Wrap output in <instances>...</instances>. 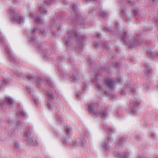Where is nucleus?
<instances>
[{
	"label": "nucleus",
	"mask_w": 158,
	"mask_h": 158,
	"mask_svg": "<svg viewBox=\"0 0 158 158\" xmlns=\"http://www.w3.org/2000/svg\"><path fill=\"white\" fill-rule=\"evenodd\" d=\"M67 33L69 37L66 36L63 38V41L65 46L67 47H69L71 46L72 44L71 39L73 36L75 37L78 38L77 41V48L79 52H81L84 49L85 46L83 42L88 40V37L85 35H82L80 36V33L75 29L69 30Z\"/></svg>",
	"instance_id": "1"
},
{
	"label": "nucleus",
	"mask_w": 158,
	"mask_h": 158,
	"mask_svg": "<svg viewBox=\"0 0 158 158\" xmlns=\"http://www.w3.org/2000/svg\"><path fill=\"white\" fill-rule=\"evenodd\" d=\"M98 103L90 104L88 106L89 112L93 114L95 116L100 117L102 118L106 117L107 115V110L103 109L98 110Z\"/></svg>",
	"instance_id": "2"
},
{
	"label": "nucleus",
	"mask_w": 158,
	"mask_h": 158,
	"mask_svg": "<svg viewBox=\"0 0 158 158\" xmlns=\"http://www.w3.org/2000/svg\"><path fill=\"white\" fill-rule=\"evenodd\" d=\"M129 36L127 32L125 31L122 35V39L126 44L129 45L130 48H133L140 46L141 44L140 36L137 35L135 37L133 41H129Z\"/></svg>",
	"instance_id": "3"
},
{
	"label": "nucleus",
	"mask_w": 158,
	"mask_h": 158,
	"mask_svg": "<svg viewBox=\"0 0 158 158\" xmlns=\"http://www.w3.org/2000/svg\"><path fill=\"white\" fill-rule=\"evenodd\" d=\"M37 31V28H34L32 32L31 33V38L30 41L33 43V45L40 52H42L44 55L45 57L47 56L48 51L47 49H43V47L41 44L38 42L35 37H34L35 34Z\"/></svg>",
	"instance_id": "4"
},
{
	"label": "nucleus",
	"mask_w": 158,
	"mask_h": 158,
	"mask_svg": "<svg viewBox=\"0 0 158 158\" xmlns=\"http://www.w3.org/2000/svg\"><path fill=\"white\" fill-rule=\"evenodd\" d=\"M10 16L12 22H18L19 23H22L24 22V19L23 17L20 15L15 13V9L14 8H11L10 9Z\"/></svg>",
	"instance_id": "5"
},
{
	"label": "nucleus",
	"mask_w": 158,
	"mask_h": 158,
	"mask_svg": "<svg viewBox=\"0 0 158 158\" xmlns=\"http://www.w3.org/2000/svg\"><path fill=\"white\" fill-rule=\"evenodd\" d=\"M70 21L73 23L74 22L77 21V23L81 25L87 24L91 27V24L89 23L85 22V19L84 18V16L81 14L78 13L77 14L76 18L74 20L70 19Z\"/></svg>",
	"instance_id": "6"
},
{
	"label": "nucleus",
	"mask_w": 158,
	"mask_h": 158,
	"mask_svg": "<svg viewBox=\"0 0 158 158\" xmlns=\"http://www.w3.org/2000/svg\"><path fill=\"white\" fill-rule=\"evenodd\" d=\"M27 77L28 80L35 83L36 87H40L41 86L42 82L40 78H38L31 74H27Z\"/></svg>",
	"instance_id": "7"
},
{
	"label": "nucleus",
	"mask_w": 158,
	"mask_h": 158,
	"mask_svg": "<svg viewBox=\"0 0 158 158\" xmlns=\"http://www.w3.org/2000/svg\"><path fill=\"white\" fill-rule=\"evenodd\" d=\"M138 106V104L136 100L131 102L130 105V112L133 115L137 114Z\"/></svg>",
	"instance_id": "8"
},
{
	"label": "nucleus",
	"mask_w": 158,
	"mask_h": 158,
	"mask_svg": "<svg viewBox=\"0 0 158 158\" xmlns=\"http://www.w3.org/2000/svg\"><path fill=\"white\" fill-rule=\"evenodd\" d=\"M69 76L72 82H75L79 79L78 71L76 68L74 67L72 69Z\"/></svg>",
	"instance_id": "9"
},
{
	"label": "nucleus",
	"mask_w": 158,
	"mask_h": 158,
	"mask_svg": "<svg viewBox=\"0 0 158 158\" xmlns=\"http://www.w3.org/2000/svg\"><path fill=\"white\" fill-rule=\"evenodd\" d=\"M47 98L48 99V103L47 105V106L49 110H51L52 106H51L50 102L52 100H53L55 96L53 93L51 91H48L47 94Z\"/></svg>",
	"instance_id": "10"
},
{
	"label": "nucleus",
	"mask_w": 158,
	"mask_h": 158,
	"mask_svg": "<svg viewBox=\"0 0 158 158\" xmlns=\"http://www.w3.org/2000/svg\"><path fill=\"white\" fill-rule=\"evenodd\" d=\"M73 143L74 146L81 145L83 146H85L86 144V139L83 137L74 140L73 141Z\"/></svg>",
	"instance_id": "11"
},
{
	"label": "nucleus",
	"mask_w": 158,
	"mask_h": 158,
	"mask_svg": "<svg viewBox=\"0 0 158 158\" xmlns=\"http://www.w3.org/2000/svg\"><path fill=\"white\" fill-rule=\"evenodd\" d=\"M5 48L6 52L9 56L10 60L14 64H15L17 63V62L14 56L11 52L9 47L6 46H5Z\"/></svg>",
	"instance_id": "12"
},
{
	"label": "nucleus",
	"mask_w": 158,
	"mask_h": 158,
	"mask_svg": "<svg viewBox=\"0 0 158 158\" xmlns=\"http://www.w3.org/2000/svg\"><path fill=\"white\" fill-rule=\"evenodd\" d=\"M144 66L145 69H144V71L145 76L147 77L150 76L152 73V69L150 67V66L148 64H145L144 65Z\"/></svg>",
	"instance_id": "13"
},
{
	"label": "nucleus",
	"mask_w": 158,
	"mask_h": 158,
	"mask_svg": "<svg viewBox=\"0 0 158 158\" xmlns=\"http://www.w3.org/2000/svg\"><path fill=\"white\" fill-rule=\"evenodd\" d=\"M14 103L13 101L11 98H6L5 100L3 101V102L0 105V106L2 107L5 106H6L7 104L12 105Z\"/></svg>",
	"instance_id": "14"
},
{
	"label": "nucleus",
	"mask_w": 158,
	"mask_h": 158,
	"mask_svg": "<svg viewBox=\"0 0 158 158\" xmlns=\"http://www.w3.org/2000/svg\"><path fill=\"white\" fill-rule=\"evenodd\" d=\"M103 129L106 131V132L110 134H112L114 131V130L112 128L108 127L106 123H103Z\"/></svg>",
	"instance_id": "15"
},
{
	"label": "nucleus",
	"mask_w": 158,
	"mask_h": 158,
	"mask_svg": "<svg viewBox=\"0 0 158 158\" xmlns=\"http://www.w3.org/2000/svg\"><path fill=\"white\" fill-rule=\"evenodd\" d=\"M103 84L106 85L108 87L110 88H112L113 87V82L110 79H105Z\"/></svg>",
	"instance_id": "16"
},
{
	"label": "nucleus",
	"mask_w": 158,
	"mask_h": 158,
	"mask_svg": "<svg viewBox=\"0 0 158 158\" xmlns=\"http://www.w3.org/2000/svg\"><path fill=\"white\" fill-rule=\"evenodd\" d=\"M101 147L105 151H107L110 148V146L107 142L104 141L101 144Z\"/></svg>",
	"instance_id": "17"
},
{
	"label": "nucleus",
	"mask_w": 158,
	"mask_h": 158,
	"mask_svg": "<svg viewBox=\"0 0 158 158\" xmlns=\"http://www.w3.org/2000/svg\"><path fill=\"white\" fill-rule=\"evenodd\" d=\"M129 155V153L127 152L119 153L117 155V158H128Z\"/></svg>",
	"instance_id": "18"
},
{
	"label": "nucleus",
	"mask_w": 158,
	"mask_h": 158,
	"mask_svg": "<svg viewBox=\"0 0 158 158\" xmlns=\"http://www.w3.org/2000/svg\"><path fill=\"white\" fill-rule=\"evenodd\" d=\"M30 17L31 18L34 17L35 19V22L37 23H43L42 19L40 18V17L38 16L37 15H33L31 14Z\"/></svg>",
	"instance_id": "19"
},
{
	"label": "nucleus",
	"mask_w": 158,
	"mask_h": 158,
	"mask_svg": "<svg viewBox=\"0 0 158 158\" xmlns=\"http://www.w3.org/2000/svg\"><path fill=\"white\" fill-rule=\"evenodd\" d=\"M25 141L31 145L36 146L38 144L36 141L35 140V142H34L32 138L27 139L25 140Z\"/></svg>",
	"instance_id": "20"
},
{
	"label": "nucleus",
	"mask_w": 158,
	"mask_h": 158,
	"mask_svg": "<svg viewBox=\"0 0 158 158\" xmlns=\"http://www.w3.org/2000/svg\"><path fill=\"white\" fill-rule=\"evenodd\" d=\"M58 70L60 76L63 78H64L66 74L65 73L64 71L62 68L58 66Z\"/></svg>",
	"instance_id": "21"
},
{
	"label": "nucleus",
	"mask_w": 158,
	"mask_h": 158,
	"mask_svg": "<svg viewBox=\"0 0 158 158\" xmlns=\"http://www.w3.org/2000/svg\"><path fill=\"white\" fill-rule=\"evenodd\" d=\"M148 55L151 57L156 56L158 57V52L154 53L150 49H148L147 51Z\"/></svg>",
	"instance_id": "22"
},
{
	"label": "nucleus",
	"mask_w": 158,
	"mask_h": 158,
	"mask_svg": "<svg viewBox=\"0 0 158 158\" xmlns=\"http://www.w3.org/2000/svg\"><path fill=\"white\" fill-rule=\"evenodd\" d=\"M39 12L41 14L44 15H47L48 13L47 10L43 6H41L39 8Z\"/></svg>",
	"instance_id": "23"
},
{
	"label": "nucleus",
	"mask_w": 158,
	"mask_h": 158,
	"mask_svg": "<svg viewBox=\"0 0 158 158\" xmlns=\"http://www.w3.org/2000/svg\"><path fill=\"white\" fill-rule=\"evenodd\" d=\"M98 12L99 13L100 16L102 17H105L107 15V12L103 10L102 9L98 11Z\"/></svg>",
	"instance_id": "24"
},
{
	"label": "nucleus",
	"mask_w": 158,
	"mask_h": 158,
	"mask_svg": "<svg viewBox=\"0 0 158 158\" xmlns=\"http://www.w3.org/2000/svg\"><path fill=\"white\" fill-rule=\"evenodd\" d=\"M64 129L66 130V133L68 134H70L72 131V128L69 126H66L65 127H64Z\"/></svg>",
	"instance_id": "25"
},
{
	"label": "nucleus",
	"mask_w": 158,
	"mask_h": 158,
	"mask_svg": "<svg viewBox=\"0 0 158 158\" xmlns=\"http://www.w3.org/2000/svg\"><path fill=\"white\" fill-rule=\"evenodd\" d=\"M100 80L97 81L96 84V87L98 89L100 90H101L103 88L102 86L100 83Z\"/></svg>",
	"instance_id": "26"
},
{
	"label": "nucleus",
	"mask_w": 158,
	"mask_h": 158,
	"mask_svg": "<svg viewBox=\"0 0 158 158\" xmlns=\"http://www.w3.org/2000/svg\"><path fill=\"white\" fill-rule=\"evenodd\" d=\"M26 114L25 113V112L23 111H22L21 112H17L16 114V116L17 118H18L20 116H25Z\"/></svg>",
	"instance_id": "27"
},
{
	"label": "nucleus",
	"mask_w": 158,
	"mask_h": 158,
	"mask_svg": "<svg viewBox=\"0 0 158 158\" xmlns=\"http://www.w3.org/2000/svg\"><path fill=\"white\" fill-rule=\"evenodd\" d=\"M31 132L30 130L27 129L26 131L24 134V135L25 137H28L31 135Z\"/></svg>",
	"instance_id": "28"
},
{
	"label": "nucleus",
	"mask_w": 158,
	"mask_h": 158,
	"mask_svg": "<svg viewBox=\"0 0 158 158\" xmlns=\"http://www.w3.org/2000/svg\"><path fill=\"white\" fill-rule=\"evenodd\" d=\"M125 141V139L123 137H121L118 139V142L117 143V144L121 145H122Z\"/></svg>",
	"instance_id": "29"
},
{
	"label": "nucleus",
	"mask_w": 158,
	"mask_h": 158,
	"mask_svg": "<svg viewBox=\"0 0 158 158\" xmlns=\"http://www.w3.org/2000/svg\"><path fill=\"white\" fill-rule=\"evenodd\" d=\"M44 82L49 86L53 87V84L50 80L49 79H46Z\"/></svg>",
	"instance_id": "30"
},
{
	"label": "nucleus",
	"mask_w": 158,
	"mask_h": 158,
	"mask_svg": "<svg viewBox=\"0 0 158 158\" xmlns=\"http://www.w3.org/2000/svg\"><path fill=\"white\" fill-rule=\"evenodd\" d=\"M56 115L57 117H56V119L57 122L59 123H61L62 121V119L61 117L58 114H57Z\"/></svg>",
	"instance_id": "31"
},
{
	"label": "nucleus",
	"mask_w": 158,
	"mask_h": 158,
	"mask_svg": "<svg viewBox=\"0 0 158 158\" xmlns=\"http://www.w3.org/2000/svg\"><path fill=\"white\" fill-rule=\"evenodd\" d=\"M8 81L6 79H4L3 80V82H0V88H1L3 87V83H4L5 84H7Z\"/></svg>",
	"instance_id": "32"
},
{
	"label": "nucleus",
	"mask_w": 158,
	"mask_h": 158,
	"mask_svg": "<svg viewBox=\"0 0 158 158\" xmlns=\"http://www.w3.org/2000/svg\"><path fill=\"white\" fill-rule=\"evenodd\" d=\"M14 73L15 75L19 77L21 76L23 74V73L22 72L19 71L18 70H15L14 72Z\"/></svg>",
	"instance_id": "33"
},
{
	"label": "nucleus",
	"mask_w": 158,
	"mask_h": 158,
	"mask_svg": "<svg viewBox=\"0 0 158 158\" xmlns=\"http://www.w3.org/2000/svg\"><path fill=\"white\" fill-rule=\"evenodd\" d=\"M102 47L104 49H109V48L107 46L106 42H104L102 44Z\"/></svg>",
	"instance_id": "34"
},
{
	"label": "nucleus",
	"mask_w": 158,
	"mask_h": 158,
	"mask_svg": "<svg viewBox=\"0 0 158 158\" xmlns=\"http://www.w3.org/2000/svg\"><path fill=\"white\" fill-rule=\"evenodd\" d=\"M133 14L135 16H138L139 11L138 9H135L133 10Z\"/></svg>",
	"instance_id": "35"
},
{
	"label": "nucleus",
	"mask_w": 158,
	"mask_h": 158,
	"mask_svg": "<svg viewBox=\"0 0 158 158\" xmlns=\"http://www.w3.org/2000/svg\"><path fill=\"white\" fill-rule=\"evenodd\" d=\"M122 15L123 16L124 18L125 17V19H127V21H129V19H128V17L126 16L125 11L123 10H122Z\"/></svg>",
	"instance_id": "36"
},
{
	"label": "nucleus",
	"mask_w": 158,
	"mask_h": 158,
	"mask_svg": "<svg viewBox=\"0 0 158 158\" xmlns=\"http://www.w3.org/2000/svg\"><path fill=\"white\" fill-rule=\"evenodd\" d=\"M120 64L118 62H115L113 64V66L115 68H119L120 66Z\"/></svg>",
	"instance_id": "37"
},
{
	"label": "nucleus",
	"mask_w": 158,
	"mask_h": 158,
	"mask_svg": "<svg viewBox=\"0 0 158 158\" xmlns=\"http://www.w3.org/2000/svg\"><path fill=\"white\" fill-rule=\"evenodd\" d=\"M54 0H45V2L47 5H49L53 2Z\"/></svg>",
	"instance_id": "38"
},
{
	"label": "nucleus",
	"mask_w": 158,
	"mask_h": 158,
	"mask_svg": "<svg viewBox=\"0 0 158 158\" xmlns=\"http://www.w3.org/2000/svg\"><path fill=\"white\" fill-rule=\"evenodd\" d=\"M112 29H111L110 28L107 27H104L103 30L105 31H109L111 32Z\"/></svg>",
	"instance_id": "39"
},
{
	"label": "nucleus",
	"mask_w": 158,
	"mask_h": 158,
	"mask_svg": "<svg viewBox=\"0 0 158 158\" xmlns=\"http://www.w3.org/2000/svg\"><path fill=\"white\" fill-rule=\"evenodd\" d=\"M20 144L18 143L15 142V143L14 148L15 149H17L19 148L20 147Z\"/></svg>",
	"instance_id": "40"
},
{
	"label": "nucleus",
	"mask_w": 158,
	"mask_h": 158,
	"mask_svg": "<svg viewBox=\"0 0 158 158\" xmlns=\"http://www.w3.org/2000/svg\"><path fill=\"white\" fill-rule=\"evenodd\" d=\"M98 76V75L97 73H95L94 74V77H92L91 78L93 79V78H94V80H93L94 82H95L96 80H97V77Z\"/></svg>",
	"instance_id": "41"
},
{
	"label": "nucleus",
	"mask_w": 158,
	"mask_h": 158,
	"mask_svg": "<svg viewBox=\"0 0 158 158\" xmlns=\"http://www.w3.org/2000/svg\"><path fill=\"white\" fill-rule=\"evenodd\" d=\"M150 135L152 139H154L156 137V135L155 133L153 132H151L150 133Z\"/></svg>",
	"instance_id": "42"
},
{
	"label": "nucleus",
	"mask_w": 158,
	"mask_h": 158,
	"mask_svg": "<svg viewBox=\"0 0 158 158\" xmlns=\"http://www.w3.org/2000/svg\"><path fill=\"white\" fill-rule=\"evenodd\" d=\"M39 31L40 33L42 35H45V31L44 29H39Z\"/></svg>",
	"instance_id": "43"
},
{
	"label": "nucleus",
	"mask_w": 158,
	"mask_h": 158,
	"mask_svg": "<svg viewBox=\"0 0 158 158\" xmlns=\"http://www.w3.org/2000/svg\"><path fill=\"white\" fill-rule=\"evenodd\" d=\"M94 37L95 38H96L98 39L100 38L101 37V34L99 33H96L95 35L94 36Z\"/></svg>",
	"instance_id": "44"
},
{
	"label": "nucleus",
	"mask_w": 158,
	"mask_h": 158,
	"mask_svg": "<svg viewBox=\"0 0 158 158\" xmlns=\"http://www.w3.org/2000/svg\"><path fill=\"white\" fill-rule=\"evenodd\" d=\"M73 9V11L75 12H76L77 10V6L75 4H74L72 6Z\"/></svg>",
	"instance_id": "45"
},
{
	"label": "nucleus",
	"mask_w": 158,
	"mask_h": 158,
	"mask_svg": "<svg viewBox=\"0 0 158 158\" xmlns=\"http://www.w3.org/2000/svg\"><path fill=\"white\" fill-rule=\"evenodd\" d=\"M100 45L97 42H95L94 43V45L97 48H98L99 46Z\"/></svg>",
	"instance_id": "46"
},
{
	"label": "nucleus",
	"mask_w": 158,
	"mask_h": 158,
	"mask_svg": "<svg viewBox=\"0 0 158 158\" xmlns=\"http://www.w3.org/2000/svg\"><path fill=\"white\" fill-rule=\"evenodd\" d=\"M130 91H131V93L132 95H133L134 94V93H135V92L136 90H135V89H134V88H132L131 89Z\"/></svg>",
	"instance_id": "47"
},
{
	"label": "nucleus",
	"mask_w": 158,
	"mask_h": 158,
	"mask_svg": "<svg viewBox=\"0 0 158 158\" xmlns=\"http://www.w3.org/2000/svg\"><path fill=\"white\" fill-rule=\"evenodd\" d=\"M126 91L125 89H123L120 92V94L121 95H125L126 94V93H125Z\"/></svg>",
	"instance_id": "48"
},
{
	"label": "nucleus",
	"mask_w": 158,
	"mask_h": 158,
	"mask_svg": "<svg viewBox=\"0 0 158 158\" xmlns=\"http://www.w3.org/2000/svg\"><path fill=\"white\" fill-rule=\"evenodd\" d=\"M22 123L20 122H19V121H18L17 122H16V126H17L20 125H22Z\"/></svg>",
	"instance_id": "49"
},
{
	"label": "nucleus",
	"mask_w": 158,
	"mask_h": 158,
	"mask_svg": "<svg viewBox=\"0 0 158 158\" xmlns=\"http://www.w3.org/2000/svg\"><path fill=\"white\" fill-rule=\"evenodd\" d=\"M15 131H14L13 132H10L9 133V135L11 136H13L15 135Z\"/></svg>",
	"instance_id": "50"
},
{
	"label": "nucleus",
	"mask_w": 158,
	"mask_h": 158,
	"mask_svg": "<svg viewBox=\"0 0 158 158\" xmlns=\"http://www.w3.org/2000/svg\"><path fill=\"white\" fill-rule=\"evenodd\" d=\"M84 87L82 88V89L83 90L85 89L87 87L88 84H85L83 83Z\"/></svg>",
	"instance_id": "51"
},
{
	"label": "nucleus",
	"mask_w": 158,
	"mask_h": 158,
	"mask_svg": "<svg viewBox=\"0 0 158 158\" xmlns=\"http://www.w3.org/2000/svg\"><path fill=\"white\" fill-rule=\"evenodd\" d=\"M126 2L130 3L131 4V5H133V2H132L131 0H125Z\"/></svg>",
	"instance_id": "52"
},
{
	"label": "nucleus",
	"mask_w": 158,
	"mask_h": 158,
	"mask_svg": "<svg viewBox=\"0 0 158 158\" xmlns=\"http://www.w3.org/2000/svg\"><path fill=\"white\" fill-rule=\"evenodd\" d=\"M108 69L106 67H104L102 68V71H107Z\"/></svg>",
	"instance_id": "53"
},
{
	"label": "nucleus",
	"mask_w": 158,
	"mask_h": 158,
	"mask_svg": "<svg viewBox=\"0 0 158 158\" xmlns=\"http://www.w3.org/2000/svg\"><path fill=\"white\" fill-rule=\"evenodd\" d=\"M57 25L56 23H53L52 25V28H53L56 27Z\"/></svg>",
	"instance_id": "54"
},
{
	"label": "nucleus",
	"mask_w": 158,
	"mask_h": 158,
	"mask_svg": "<svg viewBox=\"0 0 158 158\" xmlns=\"http://www.w3.org/2000/svg\"><path fill=\"white\" fill-rule=\"evenodd\" d=\"M64 141H63V143L64 144H65L66 143V142L67 141V139L65 138V137H64Z\"/></svg>",
	"instance_id": "55"
},
{
	"label": "nucleus",
	"mask_w": 158,
	"mask_h": 158,
	"mask_svg": "<svg viewBox=\"0 0 158 158\" xmlns=\"http://www.w3.org/2000/svg\"><path fill=\"white\" fill-rule=\"evenodd\" d=\"M64 58L62 57H58L57 59V60L59 61H62L63 60Z\"/></svg>",
	"instance_id": "56"
},
{
	"label": "nucleus",
	"mask_w": 158,
	"mask_h": 158,
	"mask_svg": "<svg viewBox=\"0 0 158 158\" xmlns=\"http://www.w3.org/2000/svg\"><path fill=\"white\" fill-rule=\"evenodd\" d=\"M99 0H87L88 1L97 2Z\"/></svg>",
	"instance_id": "57"
},
{
	"label": "nucleus",
	"mask_w": 158,
	"mask_h": 158,
	"mask_svg": "<svg viewBox=\"0 0 158 158\" xmlns=\"http://www.w3.org/2000/svg\"><path fill=\"white\" fill-rule=\"evenodd\" d=\"M11 121H12V119H11L10 118H9V119H8V123H9V124H10L11 123Z\"/></svg>",
	"instance_id": "58"
},
{
	"label": "nucleus",
	"mask_w": 158,
	"mask_h": 158,
	"mask_svg": "<svg viewBox=\"0 0 158 158\" xmlns=\"http://www.w3.org/2000/svg\"><path fill=\"white\" fill-rule=\"evenodd\" d=\"M115 97L114 96H112V98H110V100L112 101H113L114 100Z\"/></svg>",
	"instance_id": "59"
},
{
	"label": "nucleus",
	"mask_w": 158,
	"mask_h": 158,
	"mask_svg": "<svg viewBox=\"0 0 158 158\" xmlns=\"http://www.w3.org/2000/svg\"><path fill=\"white\" fill-rule=\"evenodd\" d=\"M94 11V10L93 9H92L91 11H89V13L91 14L92 13V12H93Z\"/></svg>",
	"instance_id": "60"
},
{
	"label": "nucleus",
	"mask_w": 158,
	"mask_h": 158,
	"mask_svg": "<svg viewBox=\"0 0 158 158\" xmlns=\"http://www.w3.org/2000/svg\"><path fill=\"white\" fill-rule=\"evenodd\" d=\"M34 101H35V103L36 104H38V100H36V99H35L34 100Z\"/></svg>",
	"instance_id": "61"
},
{
	"label": "nucleus",
	"mask_w": 158,
	"mask_h": 158,
	"mask_svg": "<svg viewBox=\"0 0 158 158\" xmlns=\"http://www.w3.org/2000/svg\"><path fill=\"white\" fill-rule=\"evenodd\" d=\"M64 3L65 5H67L68 4V2L67 1H66L65 0H64Z\"/></svg>",
	"instance_id": "62"
},
{
	"label": "nucleus",
	"mask_w": 158,
	"mask_h": 158,
	"mask_svg": "<svg viewBox=\"0 0 158 158\" xmlns=\"http://www.w3.org/2000/svg\"><path fill=\"white\" fill-rule=\"evenodd\" d=\"M27 89L28 91H30L31 88L30 87H27Z\"/></svg>",
	"instance_id": "63"
},
{
	"label": "nucleus",
	"mask_w": 158,
	"mask_h": 158,
	"mask_svg": "<svg viewBox=\"0 0 158 158\" xmlns=\"http://www.w3.org/2000/svg\"><path fill=\"white\" fill-rule=\"evenodd\" d=\"M80 94H81L79 93H77V97H79L80 96Z\"/></svg>",
	"instance_id": "64"
}]
</instances>
